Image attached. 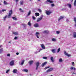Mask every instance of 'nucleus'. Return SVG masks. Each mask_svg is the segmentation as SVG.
Wrapping results in <instances>:
<instances>
[{
	"mask_svg": "<svg viewBox=\"0 0 76 76\" xmlns=\"http://www.w3.org/2000/svg\"><path fill=\"white\" fill-rule=\"evenodd\" d=\"M14 63H15V61H14V60H12L10 62V65L11 66H12L14 65Z\"/></svg>",
	"mask_w": 76,
	"mask_h": 76,
	"instance_id": "obj_1",
	"label": "nucleus"
},
{
	"mask_svg": "<svg viewBox=\"0 0 76 76\" xmlns=\"http://www.w3.org/2000/svg\"><path fill=\"white\" fill-rule=\"evenodd\" d=\"M45 11V13L46 15H48V16L50 15V14L52 13V12H51V11H48V10H46Z\"/></svg>",
	"mask_w": 76,
	"mask_h": 76,
	"instance_id": "obj_2",
	"label": "nucleus"
},
{
	"mask_svg": "<svg viewBox=\"0 0 76 76\" xmlns=\"http://www.w3.org/2000/svg\"><path fill=\"white\" fill-rule=\"evenodd\" d=\"M12 10H11L9 12L8 15V18H10V16H11V15H12Z\"/></svg>",
	"mask_w": 76,
	"mask_h": 76,
	"instance_id": "obj_3",
	"label": "nucleus"
},
{
	"mask_svg": "<svg viewBox=\"0 0 76 76\" xmlns=\"http://www.w3.org/2000/svg\"><path fill=\"white\" fill-rule=\"evenodd\" d=\"M45 3L46 4H48V3H53V1L50 0H47V1H45Z\"/></svg>",
	"mask_w": 76,
	"mask_h": 76,
	"instance_id": "obj_4",
	"label": "nucleus"
},
{
	"mask_svg": "<svg viewBox=\"0 0 76 76\" xmlns=\"http://www.w3.org/2000/svg\"><path fill=\"white\" fill-rule=\"evenodd\" d=\"M64 54L65 56H68V57H70V54H69L67 53L66 51L64 52Z\"/></svg>",
	"mask_w": 76,
	"mask_h": 76,
	"instance_id": "obj_5",
	"label": "nucleus"
},
{
	"mask_svg": "<svg viewBox=\"0 0 76 76\" xmlns=\"http://www.w3.org/2000/svg\"><path fill=\"white\" fill-rule=\"evenodd\" d=\"M39 65V62H37L36 63V70H38V66Z\"/></svg>",
	"mask_w": 76,
	"mask_h": 76,
	"instance_id": "obj_6",
	"label": "nucleus"
},
{
	"mask_svg": "<svg viewBox=\"0 0 76 76\" xmlns=\"http://www.w3.org/2000/svg\"><path fill=\"white\" fill-rule=\"evenodd\" d=\"M53 70V68H50L47 71V73L50 72H51V71H52V70Z\"/></svg>",
	"mask_w": 76,
	"mask_h": 76,
	"instance_id": "obj_7",
	"label": "nucleus"
},
{
	"mask_svg": "<svg viewBox=\"0 0 76 76\" xmlns=\"http://www.w3.org/2000/svg\"><path fill=\"white\" fill-rule=\"evenodd\" d=\"M12 34H14V35H19V34H18V32H15L14 31L12 33Z\"/></svg>",
	"mask_w": 76,
	"mask_h": 76,
	"instance_id": "obj_8",
	"label": "nucleus"
},
{
	"mask_svg": "<svg viewBox=\"0 0 76 76\" xmlns=\"http://www.w3.org/2000/svg\"><path fill=\"white\" fill-rule=\"evenodd\" d=\"M34 26L36 28H37V27L39 26V25H38V23H36L34 25Z\"/></svg>",
	"mask_w": 76,
	"mask_h": 76,
	"instance_id": "obj_9",
	"label": "nucleus"
},
{
	"mask_svg": "<svg viewBox=\"0 0 76 76\" xmlns=\"http://www.w3.org/2000/svg\"><path fill=\"white\" fill-rule=\"evenodd\" d=\"M67 6H68V7L70 9H71L72 8V5L70 4H67Z\"/></svg>",
	"mask_w": 76,
	"mask_h": 76,
	"instance_id": "obj_10",
	"label": "nucleus"
},
{
	"mask_svg": "<svg viewBox=\"0 0 76 76\" xmlns=\"http://www.w3.org/2000/svg\"><path fill=\"white\" fill-rule=\"evenodd\" d=\"M42 49H40L39 50V51H36V52H35L34 54H37V53H38V52H40L41 51H42Z\"/></svg>",
	"mask_w": 76,
	"mask_h": 76,
	"instance_id": "obj_11",
	"label": "nucleus"
},
{
	"mask_svg": "<svg viewBox=\"0 0 76 76\" xmlns=\"http://www.w3.org/2000/svg\"><path fill=\"white\" fill-rule=\"evenodd\" d=\"M39 33L38 32H36V34H35V35L36 36L37 38H39Z\"/></svg>",
	"mask_w": 76,
	"mask_h": 76,
	"instance_id": "obj_12",
	"label": "nucleus"
},
{
	"mask_svg": "<svg viewBox=\"0 0 76 76\" xmlns=\"http://www.w3.org/2000/svg\"><path fill=\"white\" fill-rule=\"evenodd\" d=\"M42 17H40V18H38L37 19V22H39V21H41L42 19Z\"/></svg>",
	"mask_w": 76,
	"mask_h": 76,
	"instance_id": "obj_13",
	"label": "nucleus"
},
{
	"mask_svg": "<svg viewBox=\"0 0 76 76\" xmlns=\"http://www.w3.org/2000/svg\"><path fill=\"white\" fill-rule=\"evenodd\" d=\"M23 72H28V70L26 69H23L22 70Z\"/></svg>",
	"mask_w": 76,
	"mask_h": 76,
	"instance_id": "obj_14",
	"label": "nucleus"
},
{
	"mask_svg": "<svg viewBox=\"0 0 76 76\" xmlns=\"http://www.w3.org/2000/svg\"><path fill=\"white\" fill-rule=\"evenodd\" d=\"M64 18V16H61L60 17V18L58 19V20L59 21V20H60L61 19H62Z\"/></svg>",
	"mask_w": 76,
	"mask_h": 76,
	"instance_id": "obj_15",
	"label": "nucleus"
},
{
	"mask_svg": "<svg viewBox=\"0 0 76 76\" xmlns=\"http://www.w3.org/2000/svg\"><path fill=\"white\" fill-rule=\"evenodd\" d=\"M7 15H6L3 18L4 21H5V20H6V18H7Z\"/></svg>",
	"mask_w": 76,
	"mask_h": 76,
	"instance_id": "obj_16",
	"label": "nucleus"
},
{
	"mask_svg": "<svg viewBox=\"0 0 76 76\" xmlns=\"http://www.w3.org/2000/svg\"><path fill=\"white\" fill-rule=\"evenodd\" d=\"M41 47L42 49H43V50H45V46H44V45L42 44L41 45Z\"/></svg>",
	"mask_w": 76,
	"mask_h": 76,
	"instance_id": "obj_17",
	"label": "nucleus"
},
{
	"mask_svg": "<svg viewBox=\"0 0 76 76\" xmlns=\"http://www.w3.org/2000/svg\"><path fill=\"white\" fill-rule=\"evenodd\" d=\"M70 69L71 70H73H73H75V71H76V68L73 67H70Z\"/></svg>",
	"mask_w": 76,
	"mask_h": 76,
	"instance_id": "obj_18",
	"label": "nucleus"
},
{
	"mask_svg": "<svg viewBox=\"0 0 76 76\" xmlns=\"http://www.w3.org/2000/svg\"><path fill=\"white\" fill-rule=\"evenodd\" d=\"M50 60L52 62H54V58L53 57H50Z\"/></svg>",
	"mask_w": 76,
	"mask_h": 76,
	"instance_id": "obj_19",
	"label": "nucleus"
},
{
	"mask_svg": "<svg viewBox=\"0 0 76 76\" xmlns=\"http://www.w3.org/2000/svg\"><path fill=\"white\" fill-rule=\"evenodd\" d=\"M28 25L30 27L31 26V21H29L28 23Z\"/></svg>",
	"mask_w": 76,
	"mask_h": 76,
	"instance_id": "obj_20",
	"label": "nucleus"
},
{
	"mask_svg": "<svg viewBox=\"0 0 76 76\" xmlns=\"http://www.w3.org/2000/svg\"><path fill=\"white\" fill-rule=\"evenodd\" d=\"M73 37L74 38H76V32H74L73 33Z\"/></svg>",
	"mask_w": 76,
	"mask_h": 76,
	"instance_id": "obj_21",
	"label": "nucleus"
},
{
	"mask_svg": "<svg viewBox=\"0 0 76 76\" xmlns=\"http://www.w3.org/2000/svg\"><path fill=\"white\" fill-rule=\"evenodd\" d=\"M24 62H25V60H22V61L21 63V64H20V65H23V64H24Z\"/></svg>",
	"mask_w": 76,
	"mask_h": 76,
	"instance_id": "obj_22",
	"label": "nucleus"
},
{
	"mask_svg": "<svg viewBox=\"0 0 76 76\" xmlns=\"http://www.w3.org/2000/svg\"><path fill=\"white\" fill-rule=\"evenodd\" d=\"M47 62H45L42 64V67H44V66H45Z\"/></svg>",
	"mask_w": 76,
	"mask_h": 76,
	"instance_id": "obj_23",
	"label": "nucleus"
},
{
	"mask_svg": "<svg viewBox=\"0 0 76 76\" xmlns=\"http://www.w3.org/2000/svg\"><path fill=\"white\" fill-rule=\"evenodd\" d=\"M12 72L14 73H17V70L14 69Z\"/></svg>",
	"mask_w": 76,
	"mask_h": 76,
	"instance_id": "obj_24",
	"label": "nucleus"
},
{
	"mask_svg": "<svg viewBox=\"0 0 76 76\" xmlns=\"http://www.w3.org/2000/svg\"><path fill=\"white\" fill-rule=\"evenodd\" d=\"M23 26L24 27V28L25 29H26V25L25 24H23Z\"/></svg>",
	"mask_w": 76,
	"mask_h": 76,
	"instance_id": "obj_25",
	"label": "nucleus"
},
{
	"mask_svg": "<svg viewBox=\"0 0 76 76\" xmlns=\"http://www.w3.org/2000/svg\"><path fill=\"white\" fill-rule=\"evenodd\" d=\"M33 63H34V61H29V64L30 65H31V64H32Z\"/></svg>",
	"mask_w": 76,
	"mask_h": 76,
	"instance_id": "obj_26",
	"label": "nucleus"
},
{
	"mask_svg": "<svg viewBox=\"0 0 76 76\" xmlns=\"http://www.w3.org/2000/svg\"><path fill=\"white\" fill-rule=\"evenodd\" d=\"M20 5H23V1H20Z\"/></svg>",
	"mask_w": 76,
	"mask_h": 76,
	"instance_id": "obj_27",
	"label": "nucleus"
},
{
	"mask_svg": "<svg viewBox=\"0 0 76 76\" xmlns=\"http://www.w3.org/2000/svg\"><path fill=\"white\" fill-rule=\"evenodd\" d=\"M3 53V48L0 49V54H1Z\"/></svg>",
	"mask_w": 76,
	"mask_h": 76,
	"instance_id": "obj_28",
	"label": "nucleus"
},
{
	"mask_svg": "<svg viewBox=\"0 0 76 76\" xmlns=\"http://www.w3.org/2000/svg\"><path fill=\"white\" fill-rule=\"evenodd\" d=\"M12 18L14 20H18L17 18L15 17H13Z\"/></svg>",
	"mask_w": 76,
	"mask_h": 76,
	"instance_id": "obj_29",
	"label": "nucleus"
},
{
	"mask_svg": "<svg viewBox=\"0 0 76 76\" xmlns=\"http://www.w3.org/2000/svg\"><path fill=\"white\" fill-rule=\"evenodd\" d=\"M74 6H76V0H75L74 3Z\"/></svg>",
	"mask_w": 76,
	"mask_h": 76,
	"instance_id": "obj_30",
	"label": "nucleus"
},
{
	"mask_svg": "<svg viewBox=\"0 0 76 76\" xmlns=\"http://www.w3.org/2000/svg\"><path fill=\"white\" fill-rule=\"evenodd\" d=\"M59 62H62L63 60L61 58L59 59Z\"/></svg>",
	"mask_w": 76,
	"mask_h": 76,
	"instance_id": "obj_31",
	"label": "nucleus"
},
{
	"mask_svg": "<svg viewBox=\"0 0 76 76\" xmlns=\"http://www.w3.org/2000/svg\"><path fill=\"white\" fill-rule=\"evenodd\" d=\"M35 14L36 16H39V13H36Z\"/></svg>",
	"mask_w": 76,
	"mask_h": 76,
	"instance_id": "obj_32",
	"label": "nucleus"
},
{
	"mask_svg": "<svg viewBox=\"0 0 76 76\" xmlns=\"http://www.w3.org/2000/svg\"><path fill=\"white\" fill-rule=\"evenodd\" d=\"M55 51H56L55 49H52V53H55Z\"/></svg>",
	"mask_w": 76,
	"mask_h": 76,
	"instance_id": "obj_33",
	"label": "nucleus"
},
{
	"mask_svg": "<svg viewBox=\"0 0 76 76\" xmlns=\"http://www.w3.org/2000/svg\"><path fill=\"white\" fill-rule=\"evenodd\" d=\"M4 4H5V5L8 4V3L4 1Z\"/></svg>",
	"mask_w": 76,
	"mask_h": 76,
	"instance_id": "obj_34",
	"label": "nucleus"
},
{
	"mask_svg": "<svg viewBox=\"0 0 76 76\" xmlns=\"http://www.w3.org/2000/svg\"><path fill=\"white\" fill-rule=\"evenodd\" d=\"M31 11H29L28 12V13L27 15L28 16H29L31 14Z\"/></svg>",
	"mask_w": 76,
	"mask_h": 76,
	"instance_id": "obj_35",
	"label": "nucleus"
},
{
	"mask_svg": "<svg viewBox=\"0 0 76 76\" xmlns=\"http://www.w3.org/2000/svg\"><path fill=\"white\" fill-rule=\"evenodd\" d=\"M43 33H48V31H45L43 32Z\"/></svg>",
	"mask_w": 76,
	"mask_h": 76,
	"instance_id": "obj_36",
	"label": "nucleus"
},
{
	"mask_svg": "<svg viewBox=\"0 0 76 76\" xmlns=\"http://www.w3.org/2000/svg\"><path fill=\"white\" fill-rule=\"evenodd\" d=\"M38 11H39V12H40V13H41L42 12V10H41L40 9H38Z\"/></svg>",
	"mask_w": 76,
	"mask_h": 76,
	"instance_id": "obj_37",
	"label": "nucleus"
},
{
	"mask_svg": "<svg viewBox=\"0 0 76 76\" xmlns=\"http://www.w3.org/2000/svg\"><path fill=\"white\" fill-rule=\"evenodd\" d=\"M10 71V69H8L6 71V73H9V72Z\"/></svg>",
	"mask_w": 76,
	"mask_h": 76,
	"instance_id": "obj_38",
	"label": "nucleus"
},
{
	"mask_svg": "<svg viewBox=\"0 0 76 76\" xmlns=\"http://www.w3.org/2000/svg\"><path fill=\"white\" fill-rule=\"evenodd\" d=\"M56 34H60V31H56Z\"/></svg>",
	"mask_w": 76,
	"mask_h": 76,
	"instance_id": "obj_39",
	"label": "nucleus"
},
{
	"mask_svg": "<svg viewBox=\"0 0 76 76\" xmlns=\"http://www.w3.org/2000/svg\"><path fill=\"white\" fill-rule=\"evenodd\" d=\"M6 10H7V9H3L2 10V12H6Z\"/></svg>",
	"mask_w": 76,
	"mask_h": 76,
	"instance_id": "obj_40",
	"label": "nucleus"
},
{
	"mask_svg": "<svg viewBox=\"0 0 76 76\" xmlns=\"http://www.w3.org/2000/svg\"><path fill=\"white\" fill-rule=\"evenodd\" d=\"M52 41H56V39L54 38H53L52 39Z\"/></svg>",
	"mask_w": 76,
	"mask_h": 76,
	"instance_id": "obj_41",
	"label": "nucleus"
},
{
	"mask_svg": "<svg viewBox=\"0 0 76 76\" xmlns=\"http://www.w3.org/2000/svg\"><path fill=\"white\" fill-rule=\"evenodd\" d=\"M74 21L75 22V23H76V18L75 17L74 18Z\"/></svg>",
	"mask_w": 76,
	"mask_h": 76,
	"instance_id": "obj_42",
	"label": "nucleus"
},
{
	"mask_svg": "<svg viewBox=\"0 0 76 76\" xmlns=\"http://www.w3.org/2000/svg\"><path fill=\"white\" fill-rule=\"evenodd\" d=\"M60 51V48H59L58 49V51L57 52V53H59V52Z\"/></svg>",
	"mask_w": 76,
	"mask_h": 76,
	"instance_id": "obj_43",
	"label": "nucleus"
},
{
	"mask_svg": "<svg viewBox=\"0 0 76 76\" xmlns=\"http://www.w3.org/2000/svg\"><path fill=\"white\" fill-rule=\"evenodd\" d=\"M50 66H47V67H46L45 68V70H46V69H47L48 68H50Z\"/></svg>",
	"mask_w": 76,
	"mask_h": 76,
	"instance_id": "obj_44",
	"label": "nucleus"
},
{
	"mask_svg": "<svg viewBox=\"0 0 76 76\" xmlns=\"http://www.w3.org/2000/svg\"><path fill=\"white\" fill-rule=\"evenodd\" d=\"M43 58L44 59H45V60H47V58L46 57H43Z\"/></svg>",
	"mask_w": 76,
	"mask_h": 76,
	"instance_id": "obj_45",
	"label": "nucleus"
},
{
	"mask_svg": "<svg viewBox=\"0 0 76 76\" xmlns=\"http://www.w3.org/2000/svg\"><path fill=\"white\" fill-rule=\"evenodd\" d=\"M15 1L16 3H17L19 1V0H14Z\"/></svg>",
	"mask_w": 76,
	"mask_h": 76,
	"instance_id": "obj_46",
	"label": "nucleus"
},
{
	"mask_svg": "<svg viewBox=\"0 0 76 76\" xmlns=\"http://www.w3.org/2000/svg\"><path fill=\"white\" fill-rule=\"evenodd\" d=\"M51 6H52V7H54V4H51Z\"/></svg>",
	"mask_w": 76,
	"mask_h": 76,
	"instance_id": "obj_47",
	"label": "nucleus"
},
{
	"mask_svg": "<svg viewBox=\"0 0 76 76\" xmlns=\"http://www.w3.org/2000/svg\"><path fill=\"white\" fill-rule=\"evenodd\" d=\"M7 56L8 57H10V54H7Z\"/></svg>",
	"mask_w": 76,
	"mask_h": 76,
	"instance_id": "obj_48",
	"label": "nucleus"
},
{
	"mask_svg": "<svg viewBox=\"0 0 76 76\" xmlns=\"http://www.w3.org/2000/svg\"><path fill=\"white\" fill-rule=\"evenodd\" d=\"M17 38H18V37H15L14 38V39H17Z\"/></svg>",
	"mask_w": 76,
	"mask_h": 76,
	"instance_id": "obj_49",
	"label": "nucleus"
},
{
	"mask_svg": "<svg viewBox=\"0 0 76 76\" xmlns=\"http://www.w3.org/2000/svg\"><path fill=\"white\" fill-rule=\"evenodd\" d=\"M32 18L34 20H35V17H34V16L32 17Z\"/></svg>",
	"mask_w": 76,
	"mask_h": 76,
	"instance_id": "obj_50",
	"label": "nucleus"
},
{
	"mask_svg": "<svg viewBox=\"0 0 76 76\" xmlns=\"http://www.w3.org/2000/svg\"><path fill=\"white\" fill-rule=\"evenodd\" d=\"M2 12H3L2 11V10H0V14H1V13H2Z\"/></svg>",
	"mask_w": 76,
	"mask_h": 76,
	"instance_id": "obj_51",
	"label": "nucleus"
},
{
	"mask_svg": "<svg viewBox=\"0 0 76 76\" xmlns=\"http://www.w3.org/2000/svg\"><path fill=\"white\" fill-rule=\"evenodd\" d=\"M72 64L73 66H74V64H75V63H74V62H72Z\"/></svg>",
	"mask_w": 76,
	"mask_h": 76,
	"instance_id": "obj_52",
	"label": "nucleus"
},
{
	"mask_svg": "<svg viewBox=\"0 0 76 76\" xmlns=\"http://www.w3.org/2000/svg\"><path fill=\"white\" fill-rule=\"evenodd\" d=\"M66 21L67 22H69V20L68 19H66Z\"/></svg>",
	"mask_w": 76,
	"mask_h": 76,
	"instance_id": "obj_53",
	"label": "nucleus"
},
{
	"mask_svg": "<svg viewBox=\"0 0 76 76\" xmlns=\"http://www.w3.org/2000/svg\"><path fill=\"white\" fill-rule=\"evenodd\" d=\"M16 55H19V53H16Z\"/></svg>",
	"mask_w": 76,
	"mask_h": 76,
	"instance_id": "obj_54",
	"label": "nucleus"
},
{
	"mask_svg": "<svg viewBox=\"0 0 76 76\" xmlns=\"http://www.w3.org/2000/svg\"><path fill=\"white\" fill-rule=\"evenodd\" d=\"M11 28V27L10 26H9V27H8V28L9 29H10V28Z\"/></svg>",
	"mask_w": 76,
	"mask_h": 76,
	"instance_id": "obj_55",
	"label": "nucleus"
},
{
	"mask_svg": "<svg viewBox=\"0 0 76 76\" xmlns=\"http://www.w3.org/2000/svg\"><path fill=\"white\" fill-rule=\"evenodd\" d=\"M73 74H75V75H76V73H74V72H73V73H72V75H73Z\"/></svg>",
	"mask_w": 76,
	"mask_h": 76,
	"instance_id": "obj_56",
	"label": "nucleus"
},
{
	"mask_svg": "<svg viewBox=\"0 0 76 76\" xmlns=\"http://www.w3.org/2000/svg\"><path fill=\"white\" fill-rule=\"evenodd\" d=\"M21 12H23V10H21Z\"/></svg>",
	"mask_w": 76,
	"mask_h": 76,
	"instance_id": "obj_57",
	"label": "nucleus"
},
{
	"mask_svg": "<svg viewBox=\"0 0 76 76\" xmlns=\"http://www.w3.org/2000/svg\"><path fill=\"white\" fill-rule=\"evenodd\" d=\"M19 10H20V11H21L22 10V9L21 8H20L19 9Z\"/></svg>",
	"mask_w": 76,
	"mask_h": 76,
	"instance_id": "obj_58",
	"label": "nucleus"
},
{
	"mask_svg": "<svg viewBox=\"0 0 76 76\" xmlns=\"http://www.w3.org/2000/svg\"><path fill=\"white\" fill-rule=\"evenodd\" d=\"M75 26L76 27V23H75Z\"/></svg>",
	"mask_w": 76,
	"mask_h": 76,
	"instance_id": "obj_59",
	"label": "nucleus"
},
{
	"mask_svg": "<svg viewBox=\"0 0 76 76\" xmlns=\"http://www.w3.org/2000/svg\"><path fill=\"white\" fill-rule=\"evenodd\" d=\"M9 43H10V41H9L8 42Z\"/></svg>",
	"mask_w": 76,
	"mask_h": 76,
	"instance_id": "obj_60",
	"label": "nucleus"
},
{
	"mask_svg": "<svg viewBox=\"0 0 76 76\" xmlns=\"http://www.w3.org/2000/svg\"><path fill=\"white\" fill-rule=\"evenodd\" d=\"M2 47V45H0V47Z\"/></svg>",
	"mask_w": 76,
	"mask_h": 76,
	"instance_id": "obj_61",
	"label": "nucleus"
},
{
	"mask_svg": "<svg viewBox=\"0 0 76 76\" xmlns=\"http://www.w3.org/2000/svg\"><path fill=\"white\" fill-rule=\"evenodd\" d=\"M2 4H1L0 3V5H2Z\"/></svg>",
	"mask_w": 76,
	"mask_h": 76,
	"instance_id": "obj_62",
	"label": "nucleus"
},
{
	"mask_svg": "<svg viewBox=\"0 0 76 76\" xmlns=\"http://www.w3.org/2000/svg\"><path fill=\"white\" fill-rule=\"evenodd\" d=\"M38 1H40V0H38Z\"/></svg>",
	"mask_w": 76,
	"mask_h": 76,
	"instance_id": "obj_63",
	"label": "nucleus"
},
{
	"mask_svg": "<svg viewBox=\"0 0 76 76\" xmlns=\"http://www.w3.org/2000/svg\"><path fill=\"white\" fill-rule=\"evenodd\" d=\"M73 0H72V1H73Z\"/></svg>",
	"mask_w": 76,
	"mask_h": 76,
	"instance_id": "obj_64",
	"label": "nucleus"
}]
</instances>
